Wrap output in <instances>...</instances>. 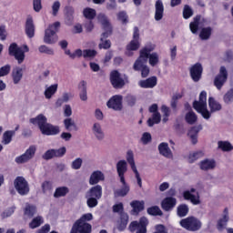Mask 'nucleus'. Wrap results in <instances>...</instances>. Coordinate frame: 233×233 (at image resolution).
Wrapping results in <instances>:
<instances>
[{
    "instance_id": "obj_60",
    "label": "nucleus",
    "mask_w": 233,
    "mask_h": 233,
    "mask_svg": "<svg viewBox=\"0 0 233 233\" xmlns=\"http://www.w3.org/2000/svg\"><path fill=\"white\" fill-rule=\"evenodd\" d=\"M61 8V2L56 1L52 5V15L56 17L57 14H59V10Z\"/></svg>"
},
{
    "instance_id": "obj_47",
    "label": "nucleus",
    "mask_w": 233,
    "mask_h": 233,
    "mask_svg": "<svg viewBox=\"0 0 233 233\" xmlns=\"http://www.w3.org/2000/svg\"><path fill=\"white\" fill-rule=\"evenodd\" d=\"M218 148H220L222 152H230L233 150L232 144H230L228 141H218Z\"/></svg>"
},
{
    "instance_id": "obj_6",
    "label": "nucleus",
    "mask_w": 233,
    "mask_h": 233,
    "mask_svg": "<svg viewBox=\"0 0 233 233\" xmlns=\"http://www.w3.org/2000/svg\"><path fill=\"white\" fill-rule=\"evenodd\" d=\"M61 26V23L55 22L50 25L47 29H46L44 43L46 45H54L57 41V29Z\"/></svg>"
},
{
    "instance_id": "obj_34",
    "label": "nucleus",
    "mask_w": 233,
    "mask_h": 233,
    "mask_svg": "<svg viewBox=\"0 0 233 233\" xmlns=\"http://www.w3.org/2000/svg\"><path fill=\"white\" fill-rule=\"evenodd\" d=\"M199 23H201V15H197L189 24V29L192 34H198V31L199 30Z\"/></svg>"
},
{
    "instance_id": "obj_31",
    "label": "nucleus",
    "mask_w": 233,
    "mask_h": 233,
    "mask_svg": "<svg viewBox=\"0 0 233 233\" xmlns=\"http://www.w3.org/2000/svg\"><path fill=\"white\" fill-rule=\"evenodd\" d=\"M130 207L133 208V214H139V212H143V210H145V201L133 200L130 203Z\"/></svg>"
},
{
    "instance_id": "obj_55",
    "label": "nucleus",
    "mask_w": 233,
    "mask_h": 233,
    "mask_svg": "<svg viewBox=\"0 0 233 233\" xmlns=\"http://www.w3.org/2000/svg\"><path fill=\"white\" fill-rule=\"evenodd\" d=\"M112 208H113V212L115 214H119V216H121V214L123 213H126L125 207L123 206L122 202H119L118 204H115Z\"/></svg>"
},
{
    "instance_id": "obj_25",
    "label": "nucleus",
    "mask_w": 233,
    "mask_h": 233,
    "mask_svg": "<svg viewBox=\"0 0 233 233\" xmlns=\"http://www.w3.org/2000/svg\"><path fill=\"white\" fill-rule=\"evenodd\" d=\"M186 108H189V112H187L185 116V121L187 123V125H195V123L198 122V115L194 113L192 110V107H190V105L186 104Z\"/></svg>"
},
{
    "instance_id": "obj_44",
    "label": "nucleus",
    "mask_w": 233,
    "mask_h": 233,
    "mask_svg": "<svg viewBox=\"0 0 233 233\" xmlns=\"http://www.w3.org/2000/svg\"><path fill=\"white\" fill-rule=\"evenodd\" d=\"M161 123V114L154 113L151 118H148L147 125L148 127H153L155 125H159Z\"/></svg>"
},
{
    "instance_id": "obj_29",
    "label": "nucleus",
    "mask_w": 233,
    "mask_h": 233,
    "mask_svg": "<svg viewBox=\"0 0 233 233\" xmlns=\"http://www.w3.org/2000/svg\"><path fill=\"white\" fill-rule=\"evenodd\" d=\"M11 76L14 85H19L21 79H23V68L15 67L12 71Z\"/></svg>"
},
{
    "instance_id": "obj_38",
    "label": "nucleus",
    "mask_w": 233,
    "mask_h": 233,
    "mask_svg": "<svg viewBox=\"0 0 233 233\" xmlns=\"http://www.w3.org/2000/svg\"><path fill=\"white\" fill-rule=\"evenodd\" d=\"M208 106L210 108L211 113L219 112V110H221L222 108L221 104L216 101V99H214V97L212 96L208 97Z\"/></svg>"
},
{
    "instance_id": "obj_62",
    "label": "nucleus",
    "mask_w": 233,
    "mask_h": 233,
    "mask_svg": "<svg viewBox=\"0 0 233 233\" xmlns=\"http://www.w3.org/2000/svg\"><path fill=\"white\" fill-rule=\"evenodd\" d=\"M64 125H65L66 130H68V131L72 130V127L73 128H76V123L72 121V118H66L64 120Z\"/></svg>"
},
{
    "instance_id": "obj_18",
    "label": "nucleus",
    "mask_w": 233,
    "mask_h": 233,
    "mask_svg": "<svg viewBox=\"0 0 233 233\" xmlns=\"http://www.w3.org/2000/svg\"><path fill=\"white\" fill-rule=\"evenodd\" d=\"M127 170H128L127 161L119 160L116 163V172L118 177H120V183H125V174H127Z\"/></svg>"
},
{
    "instance_id": "obj_20",
    "label": "nucleus",
    "mask_w": 233,
    "mask_h": 233,
    "mask_svg": "<svg viewBox=\"0 0 233 233\" xmlns=\"http://www.w3.org/2000/svg\"><path fill=\"white\" fill-rule=\"evenodd\" d=\"M165 15V5L163 0H157L155 3V21H161Z\"/></svg>"
},
{
    "instance_id": "obj_32",
    "label": "nucleus",
    "mask_w": 233,
    "mask_h": 233,
    "mask_svg": "<svg viewBox=\"0 0 233 233\" xmlns=\"http://www.w3.org/2000/svg\"><path fill=\"white\" fill-rule=\"evenodd\" d=\"M78 90H79V97L81 101H87L88 100V95L86 92V81L82 80L78 84Z\"/></svg>"
},
{
    "instance_id": "obj_17",
    "label": "nucleus",
    "mask_w": 233,
    "mask_h": 233,
    "mask_svg": "<svg viewBox=\"0 0 233 233\" xmlns=\"http://www.w3.org/2000/svg\"><path fill=\"white\" fill-rule=\"evenodd\" d=\"M25 32L29 39H32L35 35V25H34V18L32 16L26 18Z\"/></svg>"
},
{
    "instance_id": "obj_54",
    "label": "nucleus",
    "mask_w": 233,
    "mask_h": 233,
    "mask_svg": "<svg viewBox=\"0 0 233 233\" xmlns=\"http://www.w3.org/2000/svg\"><path fill=\"white\" fill-rule=\"evenodd\" d=\"M139 46H140L139 41L131 40L130 43L127 46V50L128 52L139 50Z\"/></svg>"
},
{
    "instance_id": "obj_53",
    "label": "nucleus",
    "mask_w": 233,
    "mask_h": 233,
    "mask_svg": "<svg viewBox=\"0 0 233 233\" xmlns=\"http://www.w3.org/2000/svg\"><path fill=\"white\" fill-rule=\"evenodd\" d=\"M116 17L123 25H128V15H127V11L118 12Z\"/></svg>"
},
{
    "instance_id": "obj_12",
    "label": "nucleus",
    "mask_w": 233,
    "mask_h": 233,
    "mask_svg": "<svg viewBox=\"0 0 233 233\" xmlns=\"http://www.w3.org/2000/svg\"><path fill=\"white\" fill-rule=\"evenodd\" d=\"M109 79L113 88H116V90L123 88V86L127 85L123 77H121V73L117 70L111 71Z\"/></svg>"
},
{
    "instance_id": "obj_46",
    "label": "nucleus",
    "mask_w": 233,
    "mask_h": 233,
    "mask_svg": "<svg viewBox=\"0 0 233 233\" xmlns=\"http://www.w3.org/2000/svg\"><path fill=\"white\" fill-rule=\"evenodd\" d=\"M37 211L35 206L34 205H26L25 209H24V214L25 216H27V218H34L35 215V212Z\"/></svg>"
},
{
    "instance_id": "obj_30",
    "label": "nucleus",
    "mask_w": 233,
    "mask_h": 233,
    "mask_svg": "<svg viewBox=\"0 0 233 233\" xmlns=\"http://www.w3.org/2000/svg\"><path fill=\"white\" fill-rule=\"evenodd\" d=\"M228 208H226L224 209V215L223 218L218 219V223H217V228L218 230H223L225 228V227H227V224L228 223Z\"/></svg>"
},
{
    "instance_id": "obj_40",
    "label": "nucleus",
    "mask_w": 233,
    "mask_h": 233,
    "mask_svg": "<svg viewBox=\"0 0 233 233\" xmlns=\"http://www.w3.org/2000/svg\"><path fill=\"white\" fill-rule=\"evenodd\" d=\"M183 198L186 201H191L193 205H199V198L195 197L194 194H191L190 191L187 190L183 192Z\"/></svg>"
},
{
    "instance_id": "obj_16",
    "label": "nucleus",
    "mask_w": 233,
    "mask_h": 233,
    "mask_svg": "<svg viewBox=\"0 0 233 233\" xmlns=\"http://www.w3.org/2000/svg\"><path fill=\"white\" fill-rule=\"evenodd\" d=\"M35 146H30L23 155L15 157V163H18V165L27 163V161H30L35 156Z\"/></svg>"
},
{
    "instance_id": "obj_22",
    "label": "nucleus",
    "mask_w": 233,
    "mask_h": 233,
    "mask_svg": "<svg viewBox=\"0 0 233 233\" xmlns=\"http://www.w3.org/2000/svg\"><path fill=\"white\" fill-rule=\"evenodd\" d=\"M129 219L130 217H128V213H120L116 227L119 232H123L124 230L127 229Z\"/></svg>"
},
{
    "instance_id": "obj_10",
    "label": "nucleus",
    "mask_w": 233,
    "mask_h": 233,
    "mask_svg": "<svg viewBox=\"0 0 233 233\" xmlns=\"http://www.w3.org/2000/svg\"><path fill=\"white\" fill-rule=\"evenodd\" d=\"M9 56L15 57L17 60L18 65H21L25 61V52L23 48L19 47L16 43H12L9 46Z\"/></svg>"
},
{
    "instance_id": "obj_42",
    "label": "nucleus",
    "mask_w": 233,
    "mask_h": 233,
    "mask_svg": "<svg viewBox=\"0 0 233 233\" xmlns=\"http://www.w3.org/2000/svg\"><path fill=\"white\" fill-rule=\"evenodd\" d=\"M212 35V27H204L201 29L199 33V37L202 39V41H207L208 39H210V36Z\"/></svg>"
},
{
    "instance_id": "obj_1",
    "label": "nucleus",
    "mask_w": 233,
    "mask_h": 233,
    "mask_svg": "<svg viewBox=\"0 0 233 233\" xmlns=\"http://www.w3.org/2000/svg\"><path fill=\"white\" fill-rule=\"evenodd\" d=\"M97 21L100 23L102 30H104L101 34V43L98 45V48L100 50H108L112 46V42L105 39H108V37L114 34V27L112 26V23H110L108 16L103 13L98 14Z\"/></svg>"
},
{
    "instance_id": "obj_43",
    "label": "nucleus",
    "mask_w": 233,
    "mask_h": 233,
    "mask_svg": "<svg viewBox=\"0 0 233 233\" xmlns=\"http://www.w3.org/2000/svg\"><path fill=\"white\" fill-rule=\"evenodd\" d=\"M188 206L187 204H180L177 208V214L178 216V218H185V216H187L188 214Z\"/></svg>"
},
{
    "instance_id": "obj_8",
    "label": "nucleus",
    "mask_w": 233,
    "mask_h": 233,
    "mask_svg": "<svg viewBox=\"0 0 233 233\" xmlns=\"http://www.w3.org/2000/svg\"><path fill=\"white\" fill-rule=\"evenodd\" d=\"M148 227V218L146 217H142L139 220L132 221L129 226L128 229L130 232H137L136 233H147V228Z\"/></svg>"
},
{
    "instance_id": "obj_27",
    "label": "nucleus",
    "mask_w": 233,
    "mask_h": 233,
    "mask_svg": "<svg viewBox=\"0 0 233 233\" xmlns=\"http://www.w3.org/2000/svg\"><path fill=\"white\" fill-rule=\"evenodd\" d=\"M141 50H146L147 52H148L147 59H149L150 66H156V65H157V63H159V56L157 55V53L150 54V52H152V50H153L152 48L144 47Z\"/></svg>"
},
{
    "instance_id": "obj_7",
    "label": "nucleus",
    "mask_w": 233,
    "mask_h": 233,
    "mask_svg": "<svg viewBox=\"0 0 233 233\" xmlns=\"http://www.w3.org/2000/svg\"><path fill=\"white\" fill-rule=\"evenodd\" d=\"M14 187L19 196H28L30 194V185L24 177H16L14 180Z\"/></svg>"
},
{
    "instance_id": "obj_19",
    "label": "nucleus",
    "mask_w": 233,
    "mask_h": 233,
    "mask_svg": "<svg viewBox=\"0 0 233 233\" xmlns=\"http://www.w3.org/2000/svg\"><path fill=\"white\" fill-rule=\"evenodd\" d=\"M177 204V200L174 197H167L161 202V207L166 212H170Z\"/></svg>"
},
{
    "instance_id": "obj_24",
    "label": "nucleus",
    "mask_w": 233,
    "mask_h": 233,
    "mask_svg": "<svg viewBox=\"0 0 233 233\" xmlns=\"http://www.w3.org/2000/svg\"><path fill=\"white\" fill-rule=\"evenodd\" d=\"M101 181H105V174L99 170L94 171L89 177V185H97Z\"/></svg>"
},
{
    "instance_id": "obj_3",
    "label": "nucleus",
    "mask_w": 233,
    "mask_h": 233,
    "mask_svg": "<svg viewBox=\"0 0 233 233\" xmlns=\"http://www.w3.org/2000/svg\"><path fill=\"white\" fill-rule=\"evenodd\" d=\"M148 52L147 49L140 50V55L133 65L135 72H141V77L143 78L148 77L150 74V68L147 66V63H148Z\"/></svg>"
},
{
    "instance_id": "obj_59",
    "label": "nucleus",
    "mask_w": 233,
    "mask_h": 233,
    "mask_svg": "<svg viewBox=\"0 0 233 233\" xmlns=\"http://www.w3.org/2000/svg\"><path fill=\"white\" fill-rule=\"evenodd\" d=\"M41 188L43 194H46L47 192H50V190H52V183L48 180H46L42 183Z\"/></svg>"
},
{
    "instance_id": "obj_61",
    "label": "nucleus",
    "mask_w": 233,
    "mask_h": 233,
    "mask_svg": "<svg viewBox=\"0 0 233 233\" xmlns=\"http://www.w3.org/2000/svg\"><path fill=\"white\" fill-rule=\"evenodd\" d=\"M94 219V216L92 213H86L81 216L76 221H80L82 223H87L88 221H92Z\"/></svg>"
},
{
    "instance_id": "obj_28",
    "label": "nucleus",
    "mask_w": 233,
    "mask_h": 233,
    "mask_svg": "<svg viewBox=\"0 0 233 233\" xmlns=\"http://www.w3.org/2000/svg\"><path fill=\"white\" fill-rule=\"evenodd\" d=\"M121 183L123 187L114 192L115 198H125L130 192V186L127 184V180L124 179V182Z\"/></svg>"
},
{
    "instance_id": "obj_51",
    "label": "nucleus",
    "mask_w": 233,
    "mask_h": 233,
    "mask_svg": "<svg viewBox=\"0 0 233 233\" xmlns=\"http://www.w3.org/2000/svg\"><path fill=\"white\" fill-rule=\"evenodd\" d=\"M192 15H194V10L192 9V7H190V5H185L183 8V17L185 19H190Z\"/></svg>"
},
{
    "instance_id": "obj_33",
    "label": "nucleus",
    "mask_w": 233,
    "mask_h": 233,
    "mask_svg": "<svg viewBox=\"0 0 233 233\" xmlns=\"http://www.w3.org/2000/svg\"><path fill=\"white\" fill-rule=\"evenodd\" d=\"M200 170H212L216 168V161L206 158L199 163Z\"/></svg>"
},
{
    "instance_id": "obj_36",
    "label": "nucleus",
    "mask_w": 233,
    "mask_h": 233,
    "mask_svg": "<svg viewBox=\"0 0 233 233\" xmlns=\"http://www.w3.org/2000/svg\"><path fill=\"white\" fill-rule=\"evenodd\" d=\"M207 106V91H202L199 94L198 101L195 100L193 102V108L198 106Z\"/></svg>"
},
{
    "instance_id": "obj_56",
    "label": "nucleus",
    "mask_w": 233,
    "mask_h": 233,
    "mask_svg": "<svg viewBox=\"0 0 233 233\" xmlns=\"http://www.w3.org/2000/svg\"><path fill=\"white\" fill-rule=\"evenodd\" d=\"M11 70H12V66H10V64H7L0 67V77H5V76H8Z\"/></svg>"
},
{
    "instance_id": "obj_49",
    "label": "nucleus",
    "mask_w": 233,
    "mask_h": 233,
    "mask_svg": "<svg viewBox=\"0 0 233 233\" xmlns=\"http://www.w3.org/2000/svg\"><path fill=\"white\" fill-rule=\"evenodd\" d=\"M14 136H15V131H5L3 135L4 145H9V143H12V137H14Z\"/></svg>"
},
{
    "instance_id": "obj_35",
    "label": "nucleus",
    "mask_w": 233,
    "mask_h": 233,
    "mask_svg": "<svg viewBox=\"0 0 233 233\" xmlns=\"http://www.w3.org/2000/svg\"><path fill=\"white\" fill-rule=\"evenodd\" d=\"M198 114H201L204 119H208L212 116V112L208 111L207 106H199L197 107H193Z\"/></svg>"
},
{
    "instance_id": "obj_39",
    "label": "nucleus",
    "mask_w": 233,
    "mask_h": 233,
    "mask_svg": "<svg viewBox=\"0 0 233 233\" xmlns=\"http://www.w3.org/2000/svg\"><path fill=\"white\" fill-rule=\"evenodd\" d=\"M68 192H70V189L67 187H58L55 190L54 198H56V199L59 198H65V196H66Z\"/></svg>"
},
{
    "instance_id": "obj_50",
    "label": "nucleus",
    "mask_w": 233,
    "mask_h": 233,
    "mask_svg": "<svg viewBox=\"0 0 233 233\" xmlns=\"http://www.w3.org/2000/svg\"><path fill=\"white\" fill-rule=\"evenodd\" d=\"M147 214L149 216H163V211L157 206H152L147 208Z\"/></svg>"
},
{
    "instance_id": "obj_21",
    "label": "nucleus",
    "mask_w": 233,
    "mask_h": 233,
    "mask_svg": "<svg viewBox=\"0 0 233 233\" xmlns=\"http://www.w3.org/2000/svg\"><path fill=\"white\" fill-rule=\"evenodd\" d=\"M74 14L75 10L74 7L67 5L64 9V15H65V24L67 26H72L74 25Z\"/></svg>"
},
{
    "instance_id": "obj_2",
    "label": "nucleus",
    "mask_w": 233,
    "mask_h": 233,
    "mask_svg": "<svg viewBox=\"0 0 233 233\" xmlns=\"http://www.w3.org/2000/svg\"><path fill=\"white\" fill-rule=\"evenodd\" d=\"M32 125H37L43 136H57L61 132L59 126H54L48 123V118L45 115L39 114L35 117L30 118Z\"/></svg>"
},
{
    "instance_id": "obj_63",
    "label": "nucleus",
    "mask_w": 233,
    "mask_h": 233,
    "mask_svg": "<svg viewBox=\"0 0 233 233\" xmlns=\"http://www.w3.org/2000/svg\"><path fill=\"white\" fill-rule=\"evenodd\" d=\"M224 102L228 105V103H232L233 101V89H229L225 95H224Z\"/></svg>"
},
{
    "instance_id": "obj_9",
    "label": "nucleus",
    "mask_w": 233,
    "mask_h": 233,
    "mask_svg": "<svg viewBox=\"0 0 233 233\" xmlns=\"http://www.w3.org/2000/svg\"><path fill=\"white\" fill-rule=\"evenodd\" d=\"M127 161L130 165L131 170H133V172L135 174V177L137 179V183L139 188H143V180L141 179L139 171H137V167H136V161H134V152H132V150L127 151Z\"/></svg>"
},
{
    "instance_id": "obj_41",
    "label": "nucleus",
    "mask_w": 233,
    "mask_h": 233,
    "mask_svg": "<svg viewBox=\"0 0 233 233\" xmlns=\"http://www.w3.org/2000/svg\"><path fill=\"white\" fill-rule=\"evenodd\" d=\"M83 15L86 19L92 21L93 19H96V9L90 8V7H86L83 10Z\"/></svg>"
},
{
    "instance_id": "obj_37",
    "label": "nucleus",
    "mask_w": 233,
    "mask_h": 233,
    "mask_svg": "<svg viewBox=\"0 0 233 233\" xmlns=\"http://www.w3.org/2000/svg\"><path fill=\"white\" fill-rule=\"evenodd\" d=\"M93 134L96 136V139H98V141L105 139V133L103 132V129L101 128V125L99 123L94 124Z\"/></svg>"
},
{
    "instance_id": "obj_11",
    "label": "nucleus",
    "mask_w": 233,
    "mask_h": 233,
    "mask_svg": "<svg viewBox=\"0 0 233 233\" xmlns=\"http://www.w3.org/2000/svg\"><path fill=\"white\" fill-rule=\"evenodd\" d=\"M69 233H92V225L88 222L76 220Z\"/></svg>"
},
{
    "instance_id": "obj_57",
    "label": "nucleus",
    "mask_w": 233,
    "mask_h": 233,
    "mask_svg": "<svg viewBox=\"0 0 233 233\" xmlns=\"http://www.w3.org/2000/svg\"><path fill=\"white\" fill-rule=\"evenodd\" d=\"M96 56H97V51H96L94 49H85L83 51V57L85 59H86L88 57H96Z\"/></svg>"
},
{
    "instance_id": "obj_45",
    "label": "nucleus",
    "mask_w": 233,
    "mask_h": 233,
    "mask_svg": "<svg viewBox=\"0 0 233 233\" xmlns=\"http://www.w3.org/2000/svg\"><path fill=\"white\" fill-rule=\"evenodd\" d=\"M45 223V220L43 219V217L38 216L32 219V221L29 223V228H37L41 227Z\"/></svg>"
},
{
    "instance_id": "obj_23",
    "label": "nucleus",
    "mask_w": 233,
    "mask_h": 233,
    "mask_svg": "<svg viewBox=\"0 0 233 233\" xmlns=\"http://www.w3.org/2000/svg\"><path fill=\"white\" fill-rule=\"evenodd\" d=\"M157 85V76H150L145 80H140L138 86L140 88H154Z\"/></svg>"
},
{
    "instance_id": "obj_58",
    "label": "nucleus",
    "mask_w": 233,
    "mask_h": 233,
    "mask_svg": "<svg viewBox=\"0 0 233 233\" xmlns=\"http://www.w3.org/2000/svg\"><path fill=\"white\" fill-rule=\"evenodd\" d=\"M40 54H47V56H54V49L46 46H40L38 47Z\"/></svg>"
},
{
    "instance_id": "obj_14",
    "label": "nucleus",
    "mask_w": 233,
    "mask_h": 233,
    "mask_svg": "<svg viewBox=\"0 0 233 233\" xmlns=\"http://www.w3.org/2000/svg\"><path fill=\"white\" fill-rule=\"evenodd\" d=\"M189 76L194 83H199L203 77V66L198 62L189 68Z\"/></svg>"
},
{
    "instance_id": "obj_26",
    "label": "nucleus",
    "mask_w": 233,
    "mask_h": 233,
    "mask_svg": "<svg viewBox=\"0 0 233 233\" xmlns=\"http://www.w3.org/2000/svg\"><path fill=\"white\" fill-rule=\"evenodd\" d=\"M158 152L160 156H163L164 157H172V150H170L168 143L167 142H162L158 145Z\"/></svg>"
},
{
    "instance_id": "obj_4",
    "label": "nucleus",
    "mask_w": 233,
    "mask_h": 233,
    "mask_svg": "<svg viewBox=\"0 0 233 233\" xmlns=\"http://www.w3.org/2000/svg\"><path fill=\"white\" fill-rule=\"evenodd\" d=\"M86 205L89 208H95L98 205L99 199L103 198V187L96 185L92 187L86 194Z\"/></svg>"
},
{
    "instance_id": "obj_48",
    "label": "nucleus",
    "mask_w": 233,
    "mask_h": 233,
    "mask_svg": "<svg viewBox=\"0 0 233 233\" xmlns=\"http://www.w3.org/2000/svg\"><path fill=\"white\" fill-rule=\"evenodd\" d=\"M57 92V84H54L47 87L45 91L46 99H51L52 96Z\"/></svg>"
},
{
    "instance_id": "obj_13",
    "label": "nucleus",
    "mask_w": 233,
    "mask_h": 233,
    "mask_svg": "<svg viewBox=\"0 0 233 233\" xmlns=\"http://www.w3.org/2000/svg\"><path fill=\"white\" fill-rule=\"evenodd\" d=\"M106 106L115 110V112H120V110H123V96L115 95L111 96L106 102Z\"/></svg>"
},
{
    "instance_id": "obj_15",
    "label": "nucleus",
    "mask_w": 233,
    "mask_h": 233,
    "mask_svg": "<svg viewBox=\"0 0 233 233\" xmlns=\"http://www.w3.org/2000/svg\"><path fill=\"white\" fill-rule=\"evenodd\" d=\"M227 79H228V71H227V67H225V66H220L218 75L214 80V85L218 90H221V88H223V85L227 83Z\"/></svg>"
},
{
    "instance_id": "obj_52",
    "label": "nucleus",
    "mask_w": 233,
    "mask_h": 233,
    "mask_svg": "<svg viewBox=\"0 0 233 233\" xmlns=\"http://www.w3.org/2000/svg\"><path fill=\"white\" fill-rule=\"evenodd\" d=\"M203 151H197L192 154H189L188 163H194L195 161H198V159H199L200 157H203Z\"/></svg>"
},
{
    "instance_id": "obj_5",
    "label": "nucleus",
    "mask_w": 233,
    "mask_h": 233,
    "mask_svg": "<svg viewBox=\"0 0 233 233\" xmlns=\"http://www.w3.org/2000/svg\"><path fill=\"white\" fill-rule=\"evenodd\" d=\"M179 225L182 228L189 232H198V230H201V227H203L201 220L194 216L181 219Z\"/></svg>"
},
{
    "instance_id": "obj_64",
    "label": "nucleus",
    "mask_w": 233,
    "mask_h": 233,
    "mask_svg": "<svg viewBox=\"0 0 233 233\" xmlns=\"http://www.w3.org/2000/svg\"><path fill=\"white\" fill-rule=\"evenodd\" d=\"M55 152V157H63L65 154H66V147H62L58 149H54Z\"/></svg>"
}]
</instances>
